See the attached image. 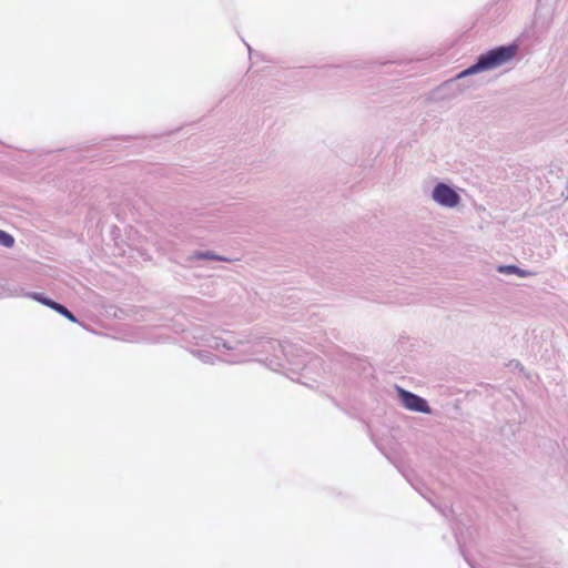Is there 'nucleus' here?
Wrapping results in <instances>:
<instances>
[{
  "label": "nucleus",
  "instance_id": "5",
  "mask_svg": "<svg viewBox=\"0 0 568 568\" xmlns=\"http://www.w3.org/2000/svg\"><path fill=\"white\" fill-rule=\"evenodd\" d=\"M0 244L4 247H12L14 244V239L9 233L0 230Z\"/></svg>",
  "mask_w": 568,
  "mask_h": 568
},
{
  "label": "nucleus",
  "instance_id": "6",
  "mask_svg": "<svg viewBox=\"0 0 568 568\" xmlns=\"http://www.w3.org/2000/svg\"><path fill=\"white\" fill-rule=\"evenodd\" d=\"M498 271L501 273H517V272H519V268L514 265H508V266H500L498 268Z\"/></svg>",
  "mask_w": 568,
  "mask_h": 568
},
{
  "label": "nucleus",
  "instance_id": "2",
  "mask_svg": "<svg viewBox=\"0 0 568 568\" xmlns=\"http://www.w3.org/2000/svg\"><path fill=\"white\" fill-rule=\"evenodd\" d=\"M433 199L443 206L454 207L456 206L460 197L459 195L447 184L439 183L433 191Z\"/></svg>",
  "mask_w": 568,
  "mask_h": 568
},
{
  "label": "nucleus",
  "instance_id": "4",
  "mask_svg": "<svg viewBox=\"0 0 568 568\" xmlns=\"http://www.w3.org/2000/svg\"><path fill=\"white\" fill-rule=\"evenodd\" d=\"M31 297L36 301H38L39 303L54 310L55 312H58L59 314L63 315L65 318H68L70 322H73L75 323L77 322V318L67 308L64 307L63 305L48 298V297H44L42 296L41 294H38V293H33L31 295Z\"/></svg>",
  "mask_w": 568,
  "mask_h": 568
},
{
  "label": "nucleus",
  "instance_id": "1",
  "mask_svg": "<svg viewBox=\"0 0 568 568\" xmlns=\"http://www.w3.org/2000/svg\"><path fill=\"white\" fill-rule=\"evenodd\" d=\"M516 45L499 47L490 50L486 54L480 55L477 63L462 72L459 77L471 74L481 70L497 68L511 60L516 55Z\"/></svg>",
  "mask_w": 568,
  "mask_h": 568
},
{
  "label": "nucleus",
  "instance_id": "3",
  "mask_svg": "<svg viewBox=\"0 0 568 568\" xmlns=\"http://www.w3.org/2000/svg\"><path fill=\"white\" fill-rule=\"evenodd\" d=\"M399 396L403 405L407 409L420 413H429V407L426 400L423 399L422 397L404 389H399Z\"/></svg>",
  "mask_w": 568,
  "mask_h": 568
},
{
  "label": "nucleus",
  "instance_id": "7",
  "mask_svg": "<svg viewBox=\"0 0 568 568\" xmlns=\"http://www.w3.org/2000/svg\"><path fill=\"white\" fill-rule=\"evenodd\" d=\"M516 274H518L519 276H527V275H529V273H528V272L523 271V270H520V268H519V272H517Z\"/></svg>",
  "mask_w": 568,
  "mask_h": 568
}]
</instances>
